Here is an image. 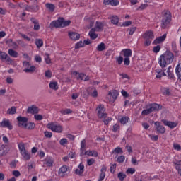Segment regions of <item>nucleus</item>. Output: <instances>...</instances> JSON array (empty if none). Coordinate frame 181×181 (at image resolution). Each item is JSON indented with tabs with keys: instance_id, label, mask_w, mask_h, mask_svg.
I'll use <instances>...</instances> for the list:
<instances>
[{
	"instance_id": "obj_42",
	"label": "nucleus",
	"mask_w": 181,
	"mask_h": 181,
	"mask_svg": "<svg viewBox=\"0 0 181 181\" xmlns=\"http://www.w3.org/2000/svg\"><path fill=\"white\" fill-rule=\"evenodd\" d=\"M112 153H124V151H122L121 147H116L112 151Z\"/></svg>"
},
{
	"instance_id": "obj_29",
	"label": "nucleus",
	"mask_w": 181,
	"mask_h": 181,
	"mask_svg": "<svg viewBox=\"0 0 181 181\" xmlns=\"http://www.w3.org/2000/svg\"><path fill=\"white\" fill-rule=\"evenodd\" d=\"M88 156H94L95 158H97L98 156V152L96 151H86V153Z\"/></svg>"
},
{
	"instance_id": "obj_56",
	"label": "nucleus",
	"mask_w": 181,
	"mask_h": 181,
	"mask_svg": "<svg viewBox=\"0 0 181 181\" xmlns=\"http://www.w3.org/2000/svg\"><path fill=\"white\" fill-rule=\"evenodd\" d=\"M116 170H117V164H112L110 166V173H115Z\"/></svg>"
},
{
	"instance_id": "obj_60",
	"label": "nucleus",
	"mask_w": 181,
	"mask_h": 181,
	"mask_svg": "<svg viewBox=\"0 0 181 181\" xmlns=\"http://www.w3.org/2000/svg\"><path fill=\"white\" fill-rule=\"evenodd\" d=\"M12 175L13 176H15V177H19V176H21V172L18 170H13Z\"/></svg>"
},
{
	"instance_id": "obj_35",
	"label": "nucleus",
	"mask_w": 181,
	"mask_h": 181,
	"mask_svg": "<svg viewBox=\"0 0 181 181\" xmlns=\"http://www.w3.org/2000/svg\"><path fill=\"white\" fill-rule=\"evenodd\" d=\"M173 164H174V166L175 167L176 170L180 169V168H181V160H174Z\"/></svg>"
},
{
	"instance_id": "obj_13",
	"label": "nucleus",
	"mask_w": 181,
	"mask_h": 181,
	"mask_svg": "<svg viewBox=\"0 0 181 181\" xmlns=\"http://www.w3.org/2000/svg\"><path fill=\"white\" fill-rule=\"evenodd\" d=\"M69 171V166L67 165H62L58 171V175L60 177H64L66 175H67V172Z\"/></svg>"
},
{
	"instance_id": "obj_15",
	"label": "nucleus",
	"mask_w": 181,
	"mask_h": 181,
	"mask_svg": "<svg viewBox=\"0 0 181 181\" xmlns=\"http://www.w3.org/2000/svg\"><path fill=\"white\" fill-rule=\"evenodd\" d=\"M163 124L165 125V127H168L170 129H173V128H176L177 127V122L168 121L166 119L163 120Z\"/></svg>"
},
{
	"instance_id": "obj_44",
	"label": "nucleus",
	"mask_w": 181,
	"mask_h": 181,
	"mask_svg": "<svg viewBox=\"0 0 181 181\" xmlns=\"http://www.w3.org/2000/svg\"><path fill=\"white\" fill-rule=\"evenodd\" d=\"M117 162L118 163H124L125 162V156H119L117 158Z\"/></svg>"
},
{
	"instance_id": "obj_58",
	"label": "nucleus",
	"mask_w": 181,
	"mask_h": 181,
	"mask_svg": "<svg viewBox=\"0 0 181 181\" xmlns=\"http://www.w3.org/2000/svg\"><path fill=\"white\" fill-rule=\"evenodd\" d=\"M136 30V27L130 28L129 30V35H134Z\"/></svg>"
},
{
	"instance_id": "obj_8",
	"label": "nucleus",
	"mask_w": 181,
	"mask_h": 181,
	"mask_svg": "<svg viewBox=\"0 0 181 181\" xmlns=\"http://www.w3.org/2000/svg\"><path fill=\"white\" fill-rule=\"evenodd\" d=\"M118 95H119V92L118 90H112L109 91L107 95V98L110 103H115V101L118 98Z\"/></svg>"
},
{
	"instance_id": "obj_6",
	"label": "nucleus",
	"mask_w": 181,
	"mask_h": 181,
	"mask_svg": "<svg viewBox=\"0 0 181 181\" xmlns=\"http://www.w3.org/2000/svg\"><path fill=\"white\" fill-rule=\"evenodd\" d=\"M96 111L98 118H107V113L105 112V107H104V105H98Z\"/></svg>"
},
{
	"instance_id": "obj_31",
	"label": "nucleus",
	"mask_w": 181,
	"mask_h": 181,
	"mask_svg": "<svg viewBox=\"0 0 181 181\" xmlns=\"http://www.w3.org/2000/svg\"><path fill=\"white\" fill-rule=\"evenodd\" d=\"M45 6L50 12H54V9H56V6H54L53 4L47 3Z\"/></svg>"
},
{
	"instance_id": "obj_33",
	"label": "nucleus",
	"mask_w": 181,
	"mask_h": 181,
	"mask_svg": "<svg viewBox=\"0 0 181 181\" xmlns=\"http://www.w3.org/2000/svg\"><path fill=\"white\" fill-rule=\"evenodd\" d=\"M96 50H98V52H104V50H105V44L104 42L99 44L96 47Z\"/></svg>"
},
{
	"instance_id": "obj_5",
	"label": "nucleus",
	"mask_w": 181,
	"mask_h": 181,
	"mask_svg": "<svg viewBox=\"0 0 181 181\" xmlns=\"http://www.w3.org/2000/svg\"><path fill=\"white\" fill-rule=\"evenodd\" d=\"M18 149L20 151L21 155L23 156L24 160H30V153L25 148V144L20 143L18 144Z\"/></svg>"
},
{
	"instance_id": "obj_25",
	"label": "nucleus",
	"mask_w": 181,
	"mask_h": 181,
	"mask_svg": "<svg viewBox=\"0 0 181 181\" xmlns=\"http://www.w3.org/2000/svg\"><path fill=\"white\" fill-rule=\"evenodd\" d=\"M175 74L178 78L181 81V63H179L175 67Z\"/></svg>"
},
{
	"instance_id": "obj_3",
	"label": "nucleus",
	"mask_w": 181,
	"mask_h": 181,
	"mask_svg": "<svg viewBox=\"0 0 181 181\" xmlns=\"http://www.w3.org/2000/svg\"><path fill=\"white\" fill-rule=\"evenodd\" d=\"M71 23L70 20H64V18L59 17L57 20L53 21L50 23L51 28H66Z\"/></svg>"
},
{
	"instance_id": "obj_36",
	"label": "nucleus",
	"mask_w": 181,
	"mask_h": 181,
	"mask_svg": "<svg viewBox=\"0 0 181 181\" xmlns=\"http://www.w3.org/2000/svg\"><path fill=\"white\" fill-rule=\"evenodd\" d=\"M117 177H118L119 180L123 181L127 178V174L124 173L123 172H119L117 174Z\"/></svg>"
},
{
	"instance_id": "obj_20",
	"label": "nucleus",
	"mask_w": 181,
	"mask_h": 181,
	"mask_svg": "<svg viewBox=\"0 0 181 181\" xmlns=\"http://www.w3.org/2000/svg\"><path fill=\"white\" fill-rule=\"evenodd\" d=\"M166 34H163L162 36L158 37L157 38H156L153 41V44L154 45H159L160 43H162V42H165V40H166Z\"/></svg>"
},
{
	"instance_id": "obj_14",
	"label": "nucleus",
	"mask_w": 181,
	"mask_h": 181,
	"mask_svg": "<svg viewBox=\"0 0 181 181\" xmlns=\"http://www.w3.org/2000/svg\"><path fill=\"white\" fill-rule=\"evenodd\" d=\"M78 168H76L74 171V173L75 175H78V176H83V174L84 173V164L83 163H81L78 166Z\"/></svg>"
},
{
	"instance_id": "obj_27",
	"label": "nucleus",
	"mask_w": 181,
	"mask_h": 181,
	"mask_svg": "<svg viewBox=\"0 0 181 181\" xmlns=\"http://www.w3.org/2000/svg\"><path fill=\"white\" fill-rule=\"evenodd\" d=\"M49 88L51 90H54L55 91L59 90V83L57 81H51L49 84Z\"/></svg>"
},
{
	"instance_id": "obj_50",
	"label": "nucleus",
	"mask_w": 181,
	"mask_h": 181,
	"mask_svg": "<svg viewBox=\"0 0 181 181\" xmlns=\"http://www.w3.org/2000/svg\"><path fill=\"white\" fill-rule=\"evenodd\" d=\"M52 71L51 70H47L45 73V76L47 77V78H52Z\"/></svg>"
},
{
	"instance_id": "obj_1",
	"label": "nucleus",
	"mask_w": 181,
	"mask_h": 181,
	"mask_svg": "<svg viewBox=\"0 0 181 181\" xmlns=\"http://www.w3.org/2000/svg\"><path fill=\"white\" fill-rule=\"evenodd\" d=\"M173 59H175V55H173V53L167 50L158 58V64H160L162 69H165L166 66L170 64L173 62Z\"/></svg>"
},
{
	"instance_id": "obj_34",
	"label": "nucleus",
	"mask_w": 181,
	"mask_h": 181,
	"mask_svg": "<svg viewBox=\"0 0 181 181\" xmlns=\"http://www.w3.org/2000/svg\"><path fill=\"white\" fill-rule=\"evenodd\" d=\"M8 53L9 56H11V57H14V58L18 57V52L15 51L14 49H9L8 51Z\"/></svg>"
},
{
	"instance_id": "obj_64",
	"label": "nucleus",
	"mask_w": 181,
	"mask_h": 181,
	"mask_svg": "<svg viewBox=\"0 0 181 181\" xmlns=\"http://www.w3.org/2000/svg\"><path fill=\"white\" fill-rule=\"evenodd\" d=\"M23 66L24 69H29V66H30V63L26 61H24L23 62Z\"/></svg>"
},
{
	"instance_id": "obj_21",
	"label": "nucleus",
	"mask_w": 181,
	"mask_h": 181,
	"mask_svg": "<svg viewBox=\"0 0 181 181\" xmlns=\"http://www.w3.org/2000/svg\"><path fill=\"white\" fill-rule=\"evenodd\" d=\"M96 32H103L104 30V23L96 21L95 28Z\"/></svg>"
},
{
	"instance_id": "obj_9",
	"label": "nucleus",
	"mask_w": 181,
	"mask_h": 181,
	"mask_svg": "<svg viewBox=\"0 0 181 181\" xmlns=\"http://www.w3.org/2000/svg\"><path fill=\"white\" fill-rule=\"evenodd\" d=\"M17 121L18 122V127H23V128H28V121H29V118L18 116L17 117Z\"/></svg>"
},
{
	"instance_id": "obj_26",
	"label": "nucleus",
	"mask_w": 181,
	"mask_h": 181,
	"mask_svg": "<svg viewBox=\"0 0 181 181\" xmlns=\"http://www.w3.org/2000/svg\"><path fill=\"white\" fill-rule=\"evenodd\" d=\"M95 32H97L95 28H91L89 31L88 35L92 40H95V39H97L98 37V35L95 34Z\"/></svg>"
},
{
	"instance_id": "obj_47",
	"label": "nucleus",
	"mask_w": 181,
	"mask_h": 181,
	"mask_svg": "<svg viewBox=\"0 0 181 181\" xmlns=\"http://www.w3.org/2000/svg\"><path fill=\"white\" fill-rule=\"evenodd\" d=\"M119 128H121V126H119L118 124H115L113 125L112 131V132H117V131H119Z\"/></svg>"
},
{
	"instance_id": "obj_4",
	"label": "nucleus",
	"mask_w": 181,
	"mask_h": 181,
	"mask_svg": "<svg viewBox=\"0 0 181 181\" xmlns=\"http://www.w3.org/2000/svg\"><path fill=\"white\" fill-rule=\"evenodd\" d=\"M163 106L157 104V103H152L149 105V108L146 110H144L141 112L142 115H149V114H152L153 111H159V110H162Z\"/></svg>"
},
{
	"instance_id": "obj_51",
	"label": "nucleus",
	"mask_w": 181,
	"mask_h": 181,
	"mask_svg": "<svg viewBox=\"0 0 181 181\" xmlns=\"http://www.w3.org/2000/svg\"><path fill=\"white\" fill-rule=\"evenodd\" d=\"M81 151H86V139H83L81 142Z\"/></svg>"
},
{
	"instance_id": "obj_12",
	"label": "nucleus",
	"mask_w": 181,
	"mask_h": 181,
	"mask_svg": "<svg viewBox=\"0 0 181 181\" xmlns=\"http://www.w3.org/2000/svg\"><path fill=\"white\" fill-rule=\"evenodd\" d=\"M154 125L156 127V131L157 134H165L166 132V129L163 125H160V122H156Z\"/></svg>"
},
{
	"instance_id": "obj_41",
	"label": "nucleus",
	"mask_w": 181,
	"mask_h": 181,
	"mask_svg": "<svg viewBox=\"0 0 181 181\" xmlns=\"http://www.w3.org/2000/svg\"><path fill=\"white\" fill-rule=\"evenodd\" d=\"M35 45L37 47V49H40L42 46H43V40L42 39H36L35 40Z\"/></svg>"
},
{
	"instance_id": "obj_53",
	"label": "nucleus",
	"mask_w": 181,
	"mask_h": 181,
	"mask_svg": "<svg viewBox=\"0 0 181 181\" xmlns=\"http://www.w3.org/2000/svg\"><path fill=\"white\" fill-rule=\"evenodd\" d=\"M123 62L124 66H129V64H131V60L129 59V57H125Z\"/></svg>"
},
{
	"instance_id": "obj_49",
	"label": "nucleus",
	"mask_w": 181,
	"mask_h": 181,
	"mask_svg": "<svg viewBox=\"0 0 181 181\" xmlns=\"http://www.w3.org/2000/svg\"><path fill=\"white\" fill-rule=\"evenodd\" d=\"M80 47H84V43L83 41H79L75 45V49H80Z\"/></svg>"
},
{
	"instance_id": "obj_17",
	"label": "nucleus",
	"mask_w": 181,
	"mask_h": 181,
	"mask_svg": "<svg viewBox=\"0 0 181 181\" xmlns=\"http://www.w3.org/2000/svg\"><path fill=\"white\" fill-rule=\"evenodd\" d=\"M105 172H107V166L103 165L100 169V173L99 175V179L98 181H103L104 180V179H105Z\"/></svg>"
},
{
	"instance_id": "obj_2",
	"label": "nucleus",
	"mask_w": 181,
	"mask_h": 181,
	"mask_svg": "<svg viewBox=\"0 0 181 181\" xmlns=\"http://www.w3.org/2000/svg\"><path fill=\"white\" fill-rule=\"evenodd\" d=\"M170 22H172V13L168 10H165L163 12L161 20L162 29H166L170 26Z\"/></svg>"
},
{
	"instance_id": "obj_32",
	"label": "nucleus",
	"mask_w": 181,
	"mask_h": 181,
	"mask_svg": "<svg viewBox=\"0 0 181 181\" xmlns=\"http://www.w3.org/2000/svg\"><path fill=\"white\" fill-rule=\"evenodd\" d=\"M172 50L175 54H179V50H177V46L176 45V41H173L171 43Z\"/></svg>"
},
{
	"instance_id": "obj_37",
	"label": "nucleus",
	"mask_w": 181,
	"mask_h": 181,
	"mask_svg": "<svg viewBox=\"0 0 181 181\" xmlns=\"http://www.w3.org/2000/svg\"><path fill=\"white\" fill-rule=\"evenodd\" d=\"M35 70H36V66H30L29 68H26L23 69V71H25V73H33V71H35Z\"/></svg>"
},
{
	"instance_id": "obj_46",
	"label": "nucleus",
	"mask_w": 181,
	"mask_h": 181,
	"mask_svg": "<svg viewBox=\"0 0 181 181\" xmlns=\"http://www.w3.org/2000/svg\"><path fill=\"white\" fill-rule=\"evenodd\" d=\"M148 136L153 142H156L159 139V136L158 135L149 134Z\"/></svg>"
},
{
	"instance_id": "obj_30",
	"label": "nucleus",
	"mask_w": 181,
	"mask_h": 181,
	"mask_svg": "<svg viewBox=\"0 0 181 181\" xmlns=\"http://www.w3.org/2000/svg\"><path fill=\"white\" fill-rule=\"evenodd\" d=\"M54 160L52 158H47L44 160L45 165L47 166L48 168H52L53 166Z\"/></svg>"
},
{
	"instance_id": "obj_55",
	"label": "nucleus",
	"mask_w": 181,
	"mask_h": 181,
	"mask_svg": "<svg viewBox=\"0 0 181 181\" xmlns=\"http://www.w3.org/2000/svg\"><path fill=\"white\" fill-rule=\"evenodd\" d=\"M116 62H117L119 65L122 64V62H124V58L122 56H119L116 58Z\"/></svg>"
},
{
	"instance_id": "obj_23",
	"label": "nucleus",
	"mask_w": 181,
	"mask_h": 181,
	"mask_svg": "<svg viewBox=\"0 0 181 181\" xmlns=\"http://www.w3.org/2000/svg\"><path fill=\"white\" fill-rule=\"evenodd\" d=\"M72 76H76L77 80H84L86 74L84 73H78L77 71L71 72Z\"/></svg>"
},
{
	"instance_id": "obj_10",
	"label": "nucleus",
	"mask_w": 181,
	"mask_h": 181,
	"mask_svg": "<svg viewBox=\"0 0 181 181\" xmlns=\"http://www.w3.org/2000/svg\"><path fill=\"white\" fill-rule=\"evenodd\" d=\"M0 127H2V128H8L10 131L13 128V126H12L9 119L6 118H4L1 122H0Z\"/></svg>"
},
{
	"instance_id": "obj_52",
	"label": "nucleus",
	"mask_w": 181,
	"mask_h": 181,
	"mask_svg": "<svg viewBox=\"0 0 181 181\" xmlns=\"http://www.w3.org/2000/svg\"><path fill=\"white\" fill-rule=\"evenodd\" d=\"M135 172H136L135 168H128L126 170V173H128L129 175H134V173H135Z\"/></svg>"
},
{
	"instance_id": "obj_16",
	"label": "nucleus",
	"mask_w": 181,
	"mask_h": 181,
	"mask_svg": "<svg viewBox=\"0 0 181 181\" xmlns=\"http://www.w3.org/2000/svg\"><path fill=\"white\" fill-rule=\"evenodd\" d=\"M108 19L110 21L112 25H118L119 23V17L116 15H112L108 17Z\"/></svg>"
},
{
	"instance_id": "obj_62",
	"label": "nucleus",
	"mask_w": 181,
	"mask_h": 181,
	"mask_svg": "<svg viewBox=\"0 0 181 181\" xmlns=\"http://www.w3.org/2000/svg\"><path fill=\"white\" fill-rule=\"evenodd\" d=\"M35 60L37 63H42V57L39 55L35 56Z\"/></svg>"
},
{
	"instance_id": "obj_19",
	"label": "nucleus",
	"mask_w": 181,
	"mask_h": 181,
	"mask_svg": "<svg viewBox=\"0 0 181 181\" xmlns=\"http://www.w3.org/2000/svg\"><path fill=\"white\" fill-rule=\"evenodd\" d=\"M68 36L71 40H78L80 39V34L76 32H69Z\"/></svg>"
},
{
	"instance_id": "obj_57",
	"label": "nucleus",
	"mask_w": 181,
	"mask_h": 181,
	"mask_svg": "<svg viewBox=\"0 0 181 181\" xmlns=\"http://www.w3.org/2000/svg\"><path fill=\"white\" fill-rule=\"evenodd\" d=\"M44 135L46 138H52V136H53V133L50 132H45Z\"/></svg>"
},
{
	"instance_id": "obj_61",
	"label": "nucleus",
	"mask_w": 181,
	"mask_h": 181,
	"mask_svg": "<svg viewBox=\"0 0 181 181\" xmlns=\"http://www.w3.org/2000/svg\"><path fill=\"white\" fill-rule=\"evenodd\" d=\"M35 119H36V121H42V119H43V116H42L41 115H35L34 116Z\"/></svg>"
},
{
	"instance_id": "obj_40",
	"label": "nucleus",
	"mask_w": 181,
	"mask_h": 181,
	"mask_svg": "<svg viewBox=\"0 0 181 181\" xmlns=\"http://www.w3.org/2000/svg\"><path fill=\"white\" fill-rule=\"evenodd\" d=\"M7 114H8L9 115H13L14 114H16V107H15V106H13L11 108H8L7 110Z\"/></svg>"
},
{
	"instance_id": "obj_45",
	"label": "nucleus",
	"mask_w": 181,
	"mask_h": 181,
	"mask_svg": "<svg viewBox=\"0 0 181 181\" xmlns=\"http://www.w3.org/2000/svg\"><path fill=\"white\" fill-rule=\"evenodd\" d=\"M73 111H71L70 109H65L64 110H61V114L62 115H69V114H71Z\"/></svg>"
},
{
	"instance_id": "obj_18",
	"label": "nucleus",
	"mask_w": 181,
	"mask_h": 181,
	"mask_svg": "<svg viewBox=\"0 0 181 181\" xmlns=\"http://www.w3.org/2000/svg\"><path fill=\"white\" fill-rule=\"evenodd\" d=\"M27 112L28 114H37L39 112V107H37L35 105H33L28 107V108L27 110Z\"/></svg>"
},
{
	"instance_id": "obj_48",
	"label": "nucleus",
	"mask_w": 181,
	"mask_h": 181,
	"mask_svg": "<svg viewBox=\"0 0 181 181\" xmlns=\"http://www.w3.org/2000/svg\"><path fill=\"white\" fill-rule=\"evenodd\" d=\"M110 5L111 6H118L119 5V0H110Z\"/></svg>"
},
{
	"instance_id": "obj_59",
	"label": "nucleus",
	"mask_w": 181,
	"mask_h": 181,
	"mask_svg": "<svg viewBox=\"0 0 181 181\" xmlns=\"http://www.w3.org/2000/svg\"><path fill=\"white\" fill-rule=\"evenodd\" d=\"M160 45H157L153 47V52L154 53H159L160 52Z\"/></svg>"
},
{
	"instance_id": "obj_7",
	"label": "nucleus",
	"mask_w": 181,
	"mask_h": 181,
	"mask_svg": "<svg viewBox=\"0 0 181 181\" xmlns=\"http://www.w3.org/2000/svg\"><path fill=\"white\" fill-rule=\"evenodd\" d=\"M48 128L53 132H57L58 134L63 132V126L59 124L49 123L48 124Z\"/></svg>"
},
{
	"instance_id": "obj_39",
	"label": "nucleus",
	"mask_w": 181,
	"mask_h": 181,
	"mask_svg": "<svg viewBox=\"0 0 181 181\" xmlns=\"http://www.w3.org/2000/svg\"><path fill=\"white\" fill-rule=\"evenodd\" d=\"M129 117L128 116H124V117H122L121 119H120V124H122V125H125V124H127V122H129Z\"/></svg>"
},
{
	"instance_id": "obj_38",
	"label": "nucleus",
	"mask_w": 181,
	"mask_h": 181,
	"mask_svg": "<svg viewBox=\"0 0 181 181\" xmlns=\"http://www.w3.org/2000/svg\"><path fill=\"white\" fill-rule=\"evenodd\" d=\"M165 76L166 74L165 73V69H163V71L158 72L156 78H158L159 80H160L163 77H165Z\"/></svg>"
},
{
	"instance_id": "obj_22",
	"label": "nucleus",
	"mask_w": 181,
	"mask_h": 181,
	"mask_svg": "<svg viewBox=\"0 0 181 181\" xmlns=\"http://www.w3.org/2000/svg\"><path fill=\"white\" fill-rule=\"evenodd\" d=\"M143 37L144 39H150L151 40H153L155 35H153V32H152V30H148L143 35Z\"/></svg>"
},
{
	"instance_id": "obj_54",
	"label": "nucleus",
	"mask_w": 181,
	"mask_h": 181,
	"mask_svg": "<svg viewBox=\"0 0 181 181\" xmlns=\"http://www.w3.org/2000/svg\"><path fill=\"white\" fill-rule=\"evenodd\" d=\"M95 160L94 158H90L87 160L88 166H91V165H94Z\"/></svg>"
},
{
	"instance_id": "obj_28",
	"label": "nucleus",
	"mask_w": 181,
	"mask_h": 181,
	"mask_svg": "<svg viewBox=\"0 0 181 181\" xmlns=\"http://www.w3.org/2000/svg\"><path fill=\"white\" fill-rule=\"evenodd\" d=\"M122 52L124 57H131L132 56V50L131 49H124Z\"/></svg>"
},
{
	"instance_id": "obj_24",
	"label": "nucleus",
	"mask_w": 181,
	"mask_h": 181,
	"mask_svg": "<svg viewBox=\"0 0 181 181\" xmlns=\"http://www.w3.org/2000/svg\"><path fill=\"white\" fill-rule=\"evenodd\" d=\"M30 21L34 23V30H39L40 29V24H39V21L35 18H31Z\"/></svg>"
},
{
	"instance_id": "obj_63",
	"label": "nucleus",
	"mask_w": 181,
	"mask_h": 181,
	"mask_svg": "<svg viewBox=\"0 0 181 181\" xmlns=\"http://www.w3.org/2000/svg\"><path fill=\"white\" fill-rule=\"evenodd\" d=\"M173 148L175 151H181V146L178 144H174Z\"/></svg>"
},
{
	"instance_id": "obj_11",
	"label": "nucleus",
	"mask_w": 181,
	"mask_h": 181,
	"mask_svg": "<svg viewBox=\"0 0 181 181\" xmlns=\"http://www.w3.org/2000/svg\"><path fill=\"white\" fill-rule=\"evenodd\" d=\"M0 60H6L8 64H12L13 60L4 52L0 51Z\"/></svg>"
},
{
	"instance_id": "obj_43",
	"label": "nucleus",
	"mask_w": 181,
	"mask_h": 181,
	"mask_svg": "<svg viewBox=\"0 0 181 181\" xmlns=\"http://www.w3.org/2000/svg\"><path fill=\"white\" fill-rule=\"evenodd\" d=\"M45 62L46 64H50L52 63V59H50V55L49 54H45Z\"/></svg>"
}]
</instances>
